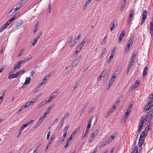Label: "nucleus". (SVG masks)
Segmentation results:
<instances>
[{
    "label": "nucleus",
    "instance_id": "f257e3e1",
    "mask_svg": "<svg viewBox=\"0 0 153 153\" xmlns=\"http://www.w3.org/2000/svg\"><path fill=\"white\" fill-rule=\"evenodd\" d=\"M23 63L21 61H19L14 66L13 68L11 70V72H14L17 68H19L21 67V64Z\"/></svg>",
    "mask_w": 153,
    "mask_h": 153
},
{
    "label": "nucleus",
    "instance_id": "f03ea898",
    "mask_svg": "<svg viewBox=\"0 0 153 153\" xmlns=\"http://www.w3.org/2000/svg\"><path fill=\"white\" fill-rule=\"evenodd\" d=\"M146 119V118L144 117H142L140 120V122L139 123L138 125V131H140L142 128L143 127L144 124V122L145 121Z\"/></svg>",
    "mask_w": 153,
    "mask_h": 153
},
{
    "label": "nucleus",
    "instance_id": "7ed1b4c3",
    "mask_svg": "<svg viewBox=\"0 0 153 153\" xmlns=\"http://www.w3.org/2000/svg\"><path fill=\"white\" fill-rule=\"evenodd\" d=\"M131 111V106H130V105L129 106L128 109L126 111L125 114V117L123 119V120H124V121L128 117V116L129 114Z\"/></svg>",
    "mask_w": 153,
    "mask_h": 153
},
{
    "label": "nucleus",
    "instance_id": "20e7f679",
    "mask_svg": "<svg viewBox=\"0 0 153 153\" xmlns=\"http://www.w3.org/2000/svg\"><path fill=\"white\" fill-rule=\"evenodd\" d=\"M42 33V32H41L33 40V42L32 43L33 46H34L36 44L38 40L40 37Z\"/></svg>",
    "mask_w": 153,
    "mask_h": 153
},
{
    "label": "nucleus",
    "instance_id": "39448f33",
    "mask_svg": "<svg viewBox=\"0 0 153 153\" xmlns=\"http://www.w3.org/2000/svg\"><path fill=\"white\" fill-rule=\"evenodd\" d=\"M150 33L152 37L153 36V18L152 19L150 23Z\"/></svg>",
    "mask_w": 153,
    "mask_h": 153
},
{
    "label": "nucleus",
    "instance_id": "423d86ee",
    "mask_svg": "<svg viewBox=\"0 0 153 153\" xmlns=\"http://www.w3.org/2000/svg\"><path fill=\"white\" fill-rule=\"evenodd\" d=\"M150 100L149 102L147 104V105L150 106L151 108L153 106V94L150 96Z\"/></svg>",
    "mask_w": 153,
    "mask_h": 153
},
{
    "label": "nucleus",
    "instance_id": "0eeeda50",
    "mask_svg": "<svg viewBox=\"0 0 153 153\" xmlns=\"http://www.w3.org/2000/svg\"><path fill=\"white\" fill-rule=\"evenodd\" d=\"M136 56V54L135 53H134L133 54L132 56V57L130 60V64H133V65L134 63V62L135 60V57Z\"/></svg>",
    "mask_w": 153,
    "mask_h": 153
},
{
    "label": "nucleus",
    "instance_id": "6e6552de",
    "mask_svg": "<svg viewBox=\"0 0 153 153\" xmlns=\"http://www.w3.org/2000/svg\"><path fill=\"white\" fill-rule=\"evenodd\" d=\"M72 70V68L70 66L66 67L65 68V71L64 73V75H67Z\"/></svg>",
    "mask_w": 153,
    "mask_h": 153
},
{
    "label": "nucleus",
    "instance_id": "1a4fd4ad",
    "mask_svg": "<svg viewBox=\"0 0 153 153\" xmlns=\"http://www.w3.org/2000/svg\"><path fill=\"white\" fill-rule=\"evenodd\" d=\"M148 70H149V68L148 67L146 66L143 71V78H145L146 77V76L148 74Z\"/></svg>",
    "mask_w": 153,
    "mask_h": 153
},
{
    "label": "nucleus",
    "instance_id": "9d476101",
    "mask_svg": "<svg viewBox=\"0 0 153 153\" xmlns=\"http://www.w3.org/2000/svg\"><path fill=\"white\" fill-rule=\"evenodd\" d=\"M125 35V31H123L119 36V43H120L121 42L123 38L124 37Z\"/></svg>",
    "mask_w": 153,
    "mask_h": 153
},
{
    "label": "nucleus",
    "instance_id": "9b49d317",
    "mask_svg": "<svg viewBox=\"0 0 153 153\" xmlns=\"http://www.w3.org/2000/svg\"><path fill=\"white\" fill-rule=\"evenodd\" d=\"M59 94V91H57L55 92L53 94H51L50 97V99H54L55 97L57 96Z\"/></svg>",
    "mask_w": 153,
    "mask_h": 153
},
{
    "label": "nucleus",
    "instance_id": "f8f14e48",
    "mask_svg": "<svg viewBox=\"0 0 153 153\" xmlns=\"http://www.w3.org/2000/svg\"><path fill=\"white\" fill-rule=\"evenodd\" d=\"M115 49L116 47L114 48L112 51L111 54L108 59L109 60H110V59H113L115 52Z\"/></svg>",
    "mask_w": 153,
    "mask_h": 153
},
{
    "label": "nucleus",
    "instance_id": "ddd939ff",
    "mask_svg": "<svg viewBox=\"0 0 153 153\" xmlns=\"http://www.w3.org/2000/svg\"><path fill=\"white\" fill-rule=\"evenodd\" d=\"M17 77H18L16 75V74H10L8 76V78L10 80L11 79H13Z\"/></svg>",
    "mask_w": 153,
    "mask_h": 153
},
{
    "label": "nucleus",
    "instance_id": "4468645a",
    "mask_svg": "<svg viewBox=\"0 0 153 153\" xmlns=\"http://www.w3.org/2000/svg\"><path fill=\"white\" fill-rule=\"evenodd\" d=\"M145 139V132L143 131L141 134L139 138V140L144 141Z\"/></svg>",
    "mask_w": 153,
    "mask_h": 153
},
{
    "label": "nucleus",
    "instance_id": "2eb2a0df",
    "mask_svg": "<svg viewBox=\"0 0 153 153\" xmlns=\"http://www.w3.org/2000/svg\"><path fill=\"white\" fill-rule=\"evenodd\" d=\"M147 11L146 10H144L143 11V13L142 15V19H146L147 18Z\"/></svg>",
    "mask_w": 153,
    "mask_h": 153
},
{
    "label": "nucleus",
    "instance_id": "dca6fc26",
    "mask_svg": "<svg viewBox=\"0 0 153 153\" xmlns=\"http://www.w3.org/2000/svg\"><path fill=\"white\" fill-rule=\"evenodd\" d=\"M12 22H11L10 20H9L7 21L6 23L4 25H3V27L4 29L6 28L7 27V26L11 23Z\"/></svg>",
    "mask_w": 153,
    "mask_h": 153
},
{
    "label": "nucleus",
    "instance_id": "f3484780",
    "mask_svg": "<svg viewBox=\"0 0 153 153\" xmlns=\"http://www.w3.org/2000/svg\"><path fill=\"white\" fill-rule=\"evenodd\" d=\"M79 61L78 60H77L75 59L72 63V66L73 67L76 66L79 63Z\"/></svg>",
    "mask_w": 153,
    "mask_h": 153
},
{
    "label": "nucleus",
    "instance_id": "a211bd4d",
    "mask_svg": "<svg viewBox=\"0 0 153 153\" xmlns=\"http://www.w3.org/2000/svg\"><path fill=\"white\" fill-rule=\"evenodd\" d=\"M69 126L68 125H67L65 128L64 129V135H67V132L68 130V129L69 128Z\"/></svg>",
    "mask_w": 153,
    "mask_h": 153
},
{
    "label": "nucleus",
    "instance_id": "6ab92c4d",
    "mask_svg": "<svg viewBox=\"0 0 153 153\" xmlns=\"http://www.w3.org/2000/svg\"><path fill=\"white\" fill-rule=\"evenodd\" d=\"M19 14V13H16L14 15L11 17V18L9 20L10 21L12 22L17 17V16Z\"/></svg>",
    "mask_w": 153,
    "mask_h": 153
},
{
    "label": "nucleus",
    "instance_id": "aec40b11",
    "mask_svg": "<svg viewBox=\"0 0 153 153\" xmlns=\"http://www.w3.org/2000/svg\"><path fill=\"white\" fill-rule=\"evenodd\" d=\"M31 80V78L30 77H27L26 78V79L25 82H24L25 84H28L30 83Z\"/></svg>",
    "mask_w": 153,
    "mask_h": 153
},
{
    "label": "nucleus",
    "instance_id": "412c9836",
    "mask_svg": "<svg viewBox=\"0 0 153 153\" xmlns=\"http://www.w3.org/2000/svg\"><path fill=\"white\" fill-rule=\"evenodd\" d=\"M80 127V126H78L77 128L72 133L71 135L73 136H74L77 132L79 130Z\"/></svg>",
    "mask_w": 153,
    "mask_h": 153
},
{
    "label": "nucleus",
    "instance_id": "4be33fe9",
    "mask_svg": "<svg viewBox=\"0 0 153 153\" xmlns=\"http://www.w3.org/2000/svg\"><path fill=\"white\" fill-rule=\"evenodd\" d=\"M77 39V38H76L73 40V41L71 42V44L70 45L71 48L74 46V45H76L77 43V42L76 41V40Z\"/></svg>",
    "mask_w": 153,
    "mask_h": 153
},
{
    "label": "nucleus",
    "instance_id": "5701e85b",
    "mask_svg": "<svg viewBox=\"0 0 153 153\" xmlns=\"http://www.w3.org/2000/svg\"><path fill=\"white\" fill-rule=\"evenodd\" d=\"M107 37V35H106L104 38L103 39L102 41V42L101 44L102 45H103L105 44L106 43V39Z\"/></svg>",
    "mask_w": 153,
    "mask_h": 153
},
{
    "label": "nucleus",
    "instance_id": "b1692460",
    "mask_svg": "<svg viewBox=\"0 0 153 153\" xmlns=\"http://www.w3.org/2000/svg\"><path fill=\"white\" fill-rule=\"evenodd\" d=\"M138 150V148L137 146H135L134 147L131 153H137Z\"/></svg>",
    "mask_w": 153,
    "mask_h": 153
},
{
    "label": "nucleus",
    "instance_id": "393cba45",
    "mask_svg": "<svg viewBox=\"0 0 153 153\" xmlns=\"http://www.w3.org/2000/svg\"><path fill=\"white\" fill-rule=\"evenodd\" d=\"M117 133H115L112 135L111 137L109 138H110L111 141H112L115 138V137L117 136Z\"/></svg>",
    "mask_w": 153,
    "mask_h": 153
},
{
    "label": "nucleus",
    "instance_id": "a878e982",
    "mask_svg": "<svg viewBox=\"0 0 153 153\" xmlns=\"http://www.w3.org/2000/svg\"><path fill=\"white\" fill-rule=\"evenodd\" d=\"M73 38V37L72 36H70L67 39V41L66 42V44H70L71 43L72 39Z\"/></svg>",
    "mask_w": 153,
    "mask_h": 153
},
{
    "label": "nucleus",
    "instance_id": "bb28decb",
    "mask_svg": "<svg viewBox=\"0 0 153 153\" xmlns=\"http://www.w3.org/2000/svg\"><path fill=\"white\" fill-rule=\"evenodd\" d=\"M43 120L41 119L40 118L38 121L37 123L35 126V127H36L39 126L42 123Z\"/></svg>",
    "mask_w": 153,
    "mask_h": 153
},
{
    "label": "nucleus",
    "instance_id": "cd10ccee",
    "mask_svg": "<svg viewBox=\"0 0 153 153\" xmlns=\"http://www.w3.org/2000/svg\"><path fill=\"white\" fill-rule=\"evenodd\" d=\"M25 71L24 70H23L17 72L16 74V75H17L18 77L19 76V74H22L24 73Z\"/></svg>",
    "mask_w": 153,
    "mask_h": 153
},
{
    "label": "nucleus",
    "instance_id": "c85d7f7f",
    "mask_svg": "<svg viewBox=\"0 0 153 153\" xmlns=\"http://www.w3.org/2000/svg\"><path fill=\"white\" fill-rule=\"evenodd\" d=\"M106 71L105 70H104V71H103L101 74H100V77L99 78V79L100 80V79L103 76H105V73H106Z\"/></svg>",
    "mask_w": 153,
    "mask_h": 153
},
{
    "label": "nucleus",
    "instance_id": "c756f323",
    "mask_svg": "<svg viewBox=\"0 0 153 153\" xmlns=\"http://www.w3.org/2000/svg\"><path fill=\"white\" fill-rule=\"evenodd\" d=\"M66 136L63 135L60 138V142L61 143H62L64 141V139H65Z\"/></svg>",
    "mask_w": 153,
    "mask_h": 153
},
{
    "label": "nucleus",
    "instance_id": "7c9ffc66",
    "mask_svg": "<svg viewBox=\"0 0 153 153\" xmlns=\"http://www.w3.org/2000/svg\"><path fill=\"white\" fill-rule=\"evenodd\" d=\"M32 58V57H30V58H25L23 60H21L22 63H23L24 62H26L29 60H30Z\"/></svg>",
    "mask_w": 153,
    "mask_h": 153
},
{
    "label": "nucleus",
    "instance_id": "2f4dec72",
    "mask_svg": "<svg viewBox=\"0 0 153 153\" xmlns=\"http://www.w3.org/2000/svg\"><path fill=\"white\" fill-rule=\"evenodd\" d=\"M140 84V83L138 81H136L135 82V83L132 85V86L134 88H136Z\"/></svg>",
    "mask_w": 153,
    "mask_h": 153
},
{
    "label": "nucleus",
    "instance_id": "473e14b6",
    "mask_svg": "<svg viewBox=\"0 0 153 153\" xmlns=\"http://www.w3.org/2000/svg\"><path fill=\"white\" fill-rule=\"evenodd\" d=\"M98 132V131L97 130H96V131H95L94 132L92 133L91 136L92 137L94 138L97 135Z\"/></svg>",
    "mask_w": 153,
    "mask_h": 153
},
{
    "label": "nucleus",
    "instance_id": "72a5a7b5",
    "mask_svg": "<svg viewBox=\"0 0 153 153\" xmlns=\"http://www.w3.org/2000/svg\"><path fill=\"white\" fill-rule=\"evenodd\" d=\"M39 25V22H37L35 26V29L34 30L33 32H35L38 29V26Z\"/></svg>",
    "mask_w": 153,
    "mask_h": 153
},
{
    "label": "nucleus",
    "instance_id": "f704fd0d",
    "mask_svg": "<svg viewBox=\"0 0 153 153\" xmlns=\"http://www.w3.org/2000/svg\"><path fill=\"white\" fill-rule=\"evenodd\" d=\"M23 22L22 20H19L16 23V25L17 26H21L23 24Z\"/></svg>",
    "mask_w": 153,
    "mask_h": 153
},
{
    "label": "nucleus",
    "instance_id": "c9c22d12",
    "mask_svg": "<svg viewBox=\"0 0 153 153\" xmlns=\"http://www.w3.org/2000/svg\"><path fill=\"white\" fill-rule=\"evenodd\" d=\"M69 116V113L67 112L63 116V118L66 120Z\"/></svg>",
    "mask_w": 153,
    "mask_h": 153
},
{
    "label": "nucleus",
    "instance_id": "e433bc0d",
    "mask_svg": "<svg viewBox=\"0 0 153 153\" xmlns=\"http://www.w3.org/2000/svg\"><path fill=\"white\" fill-rule=\"evenodd\" d=\"M24 51H25L24 49L23 48V49H22L20 50L19 55L17 56H18V57L19 56H20L22 55L23 54V53H24Z\"/></svg>",
    "mask_w": 153,
    "mask_h": 153
},
{
    "label": "nucleus",
    "instance_id": "4c0bfd02",
    "mask_svg": "<svg viewBox=\"0 0 153 153\" xmlns=\"http://www.w3.org/2000/svg\"><path fill=\"white\" fill-rule=\"evenodd\" d=\"M84 45L82 43H80L78 47L77 48L79 50V51H81L82 48H83Z\"/></svg>",
    "mask_w": 153,
    "mask_h": 153
},
{
    "label": "nucleus",
    "instance_id": "58836bf2",
    "mask_svg": "<svg viewBox=\"0 0 153 153\" xmlns=\"http://www.w3.org/2000/svg\"><path fill=\"white\" fill-rule=\"evenodd\" d=\"M26 108V106H25V105L21 107L19 109V112L21 111L22 110H24Z\"/></svg>",
    "mask_w": 153,
    "mask_h": 153
},
{
    "label": "nucleus",
    "instance_id": "ea45409f",
    "mask_svg": "<svg viewBox=\"0 0 153 153\" xmlns=\"http://www.w3.org/2000/svg\"><path fill=\"white\" fill-rule=\"evenodd\" d=\"M106 51H107V49L106 48H105L104 49H103L102 51V53L101 55V56H100L101 58L103 56V55L105 53V52Z\"/></svg>",
    "mask_w": 153,
    "mask_h": 153
},
{
    "label": "nucleus",
    "instance_id": "a19ab883",
    "mask_svg": "<svg viewBox=\"0 0 153 153\" xmlns=\"http://www.w3.org/2000/svg\"><path fill=\"white\" fill-rule=\"evenodd\" d=\"M151 128V126L149 125L146 128L145 130L148 131L150 130Z\"/></svg>",
    "mask_w": 153,
    "mask_h": 153
},
{
    "label": "nucleus",
    "instance_id": "79ce46f5",
    "mask_svg": "<svg viewBox=\"0 0 153 153\" xmlns=\"http://www.w3.org/2000/svg\"><path fill=\"white\" fill-rule=\"evenodd\" d=\"M47 79H46V78H44L42 80V81L40 83H41L42 85H44L46 83V81L47 80Z\"/></svg>",
    "mask_w": 153,
    "mask_h": 153
},
{
    "label": "nucleus",
    "instance_id": "37998d69",
    "mask_svg": "<svg viewBox=\"0 0 153 153\" xmlns=\"http://www.w3.org/2000/svg\"><path fill=\"white\" fill-rule=\"evenodd\" d=\"M143 142L144 141H143L139 140L138 142V146L140 147H141L142 146Z\"/></svg>",
    "mask_w": 153,
    "mask_h": 153
},
{
    "label": "nucleus",
    "instance_id": "c03bdc74",
    "mask_svg": "<svg viewBox=\"0 0 153 153\" xmlns=\"http://www.w3.org/2000/svg\"><path fill=\"white\" fill-rule=\"evenodd\" d=\"M89 130L86 129L85 132L82 138H84L85 137H86V136L88 134L89 132Z\"/></svg>",
    "mask_w": 153,
    "mask_h": 153
},
{
    "label": "nucleus",
    "instance_id": "a18cd8bd",
    "mask_svg": "<svg viewBox=\"0 0 153 153\" xmlns=\"http://www.w3.org/2000/svg\"><path fill=\"white\" fill-rule=\"evenodd\" d=\"M115 24H114V23H113V24H112V26L110 28V30L111 31V32L113 30H114V28L115 27Z\"/></svg>",
    "mask_w": 153,
    "mask_h": 153
},
{
    "label": "nucleus",
    "instance_id": "49530a36",
    "mask_svg": "<svg viewBox=\"0 0 153 153\" xmlns=\"http://www.w3.org/2000/svg\"><path fill=\"white\" fill-rule=\"evenodd\" d=\"M91 123H88L86 129L89 130L91 126Z\"/></svg>",
    "mask_w": 153,
    "mask_h": 153
},
{
    "label": "nucleus",
    "instance_id": "de8ad7c7",
    "mask_svg": "<svg viewBox=\"0 0 153 153\" xmlns=\"http://www.w3.org/2000/svg\"><path fill=\"white\" fill-rule=\"evenodd\" d=\"M40 147V145H39L38 146H37L36 148L34 150V153H37V151L39 149V147Z\"/></svg>",
    "mask_w": 153,
    "mask_h": 153
},
{
    "label": "nucleus",
    "instance_id": "09e8293b",
    "mask_svg": "<svg viewBox=\"0 0 153 153\" xmlns=\"http://www.w3.org/2000/svg\"><path fill=\"white\" fill-rule=\"evenodd\" d=\"M151 108L150 107V106L147 105V104L145 106V108L147 111L149 110Z\"/></svg>",
    "mask_w": 153,
    "mask_h": 153
},
{
    "label": "nucleus",
    "instance_id": "8fccbe9b",
    "mask_svg": "<svg viewBox=\"0 0 153 153\" xmlns=\"http://www.w3.org/2000/svg\"><path fill=\"white\" fill-rule=\"evenodd\" d=\"M133 11H130V13L129 15V18H132V17L133 16Z\"/></svg>",
    "mask_w": 153,
    "mask_h": 153
},
{
    "label": "nucleus",
    "instance_id": "3c124183",
    "mask_svg": "<svg viewBox=\"0 0 153 153\" xmlns=\"http://www.w3.org/2000/svg\"><path fill=\"white\" fill-rule=\"evenodd\" d=\"M113 112V111L111 110H109L108 112L107 113V115L106 116V117H107L110 114Z\"/></svg>",
    "mask_w": 153,
    "mask_h": 153
},
{
    "label": "nucleus",
    "instance_id": "603ef678",
    "mask_svg": "<svg viewBox=\"0 0 153 153\" xmlns=\"http://www.w3.org/2000/svg\"><path fill=\"white\" fill-rule=\"evenodd\" d=\"M51 4H50L48 5V11H49V12H48L49 13H50L51 10Z\"/></svg>",
    "mask_w": 153,
    "mask_h": 153
},
{
    "label": "nucleus",
    "instance_id": "864d4df0",
    "mask_svg": "<svg viewBox=\"0 0 153 153\" xmlns=\"http://www.w3.org/2000/svg\"><path fill=\"white\" fill-rule=\"evenodd\" d=\"M129 48H128V47H126V48L125 52L126 53V54H127L129 50Z\"/></svg>",
    "mask_w": 153,
    "mask_h": 153
},
{
    "label": "nucleus",
    "instance_id": "5fc2aeb1",
    "mask_svg": "<svg viewBox=\"0 0 153 153\" xmlns=\"http://www.w3.org/2000/svg\"><path fill=\"white\" fill-rule=\"evenodd\" d=\"M30 105H31V104H30V102L29 101H27L26 103V104L25 106H26V108L27 107H29Z\"/></svg>",
    "mask_w": 153,
    "mask_h": 153
},
{
    "label": "nucleus",
    "instance_id": "6e6d98bb",
    "mask_svg": "<svg viewBox=\"0 0 153 153\" xmlns=\"http://www.w3.org/2000/svg\"><path fill=\"white\" fill-rule=\"evenodd\" d=\"M116 108V105H114L113 106V107L112 108H111L109 110H113V112L114 111Z\"/></svg>",
    "mask_w": 153,
    "mask_h": 153
},
{
    "label": "nucleus",
    "instance_id": "4d7b16f0",
    "mask_svg": "<svg viewBox=\"0 0 153 153\" xmlns=\"http://www.w3.org/2000/svg\"><path fill=\"white\" fill-rule=\"evenodd\" d=\"M107 144V142L106 141L103 143L101 145V147H102L105 146Z\"/></svg>",
    "mask_w": 153,
    "mask_h": 153
},
{
    "label": "nucleus",
    "instance_id": "13d9d810",
    "mask_svg": "<svg viewBox=\"0 0 153 153\" xmlns=\"http://www.w3.org/2000/svg\"><path fill=\"white\" fill-rule=\"evenodd\" d=\"M80 51H79V50L78 49V48H77L76 49V50L75 51V55H77L78 54L79 52Z\"/></svg>",
    "mask_w": 153,
    "mask_h": 153
},
{
    "label": "nucleus",
    "instance_id": "bf43d9fd",
    "mask_svg": "<svg viewBox=\"0 0 153 153\" xmlns=\"http://www.w3.org/2000/svg\"><path fill=\"white\" fill-rule=\"evenodd\" d=\"M70 143L69 142V141L68 142L67 141V142L66 143V144L64 146V147L65 148H66L67 147H68V146H69Z\"/></svg>",
    "mask_w": 153,
    "mask_h": 153
},
{
    "label": "nucleus",
    "instance_id": "052dcab7",
    "mask_svg": "<svg viewBox=\"0 0 153 153\" xmlns=\"http://www.w3.org/2000/svg\"><path fill=\"white\" fill-rule=\"evenodd\" d=\"M87 40V39L86 38H85L82 41V42H81V43H82V44L84 45L85 42H86Z\"/></svg>",
    "mask_w": 153,
    "mask_h": 153
},
{
    "label": "nucleus",
    "instance_id": "680f3d73",
    "mask_svg": "<svg viewBox=\"0 0 153 153\" xmlns=\"http://www.w3.org/2000/svg\"><path fill=\"white\" fill-rule=\"evenodd\" d=\"M87 40V39L86 38H85L82 41V42H81V43H82V44L84 45L85 42H86Z\"/></svg>",
    "mask_w": 153,
    "mask_h": 153
},
{
    "label": "nucleus",
    "instance_id": "e2e57ef3",
    "mask_svg": "<svg viewBox=\"0 0 153 153\" xmlns=\"http://www.w3.org/2000/svg\"><path fill=\"white\" fill-rule=\"evenodd\" d=\"M33 121V120H31L28 122L26 123L27 124V126H29L30 125V124Z\"/></svg>",
    "mask_w": 153,
    "mask_h": 153
},
{
    "label": "nucleus",
    "instance_id": "0e129e2a",
    "mask_svg": "<svg viewBox=\"0 0 153 153\" xmlns=\"http://www.w3.org/2000/svg\"><path fill=\"white\" fill-rule=\"evenodd\" d=\"M50 131H48V132L47 134V138H46L47 140H48L49 139V138L50 137Z\"/></svg>",
    "mask_w": 153,
    "mask_h": 153
},
{
    "label": "nucleus",
    "instance_id": "69168bd1",
    "mask_svg": "<svg viewBox=\"0 0 153 153\" xmlns=\"http://www.w3.org/2000/svg\"><path fill=\"white\" fill-rule=\"evenodd\" d=\"M53 140H54V138L53 137H51L49 140V143H52L53 142Z\"/></svg>",
    "mask_w": 153,
    "mask_h": 153
},
{
    "label": "nucleus",
    "instance_id": "338daca9",
    "mask_svg": "<svg viewBox=\"0 0 153 153\" xmlns=\"http://www.w3.org/2000/svg\"><path fill=\"white\" fill-rule=\"evenodd\" d=\"M120 102V100H117L115 104L114 105H116V107L118 106L119 105Z\"/></svg>",
    "mask_w": 153,
    "mask_h": 153
},
{
    "label": "nucleus",
    "instance_id": "774afa93",
    "mask_svg": "<svg viewBox=\"0 0 153 153\" xmlns=\"http://www.w3.org/2000/svg\"><path fill=\"white\" fill-rule=\"evenodd\" d=\"M94 109V107L93 106L91 108L89 109V112H92Z\"/></svg>",
    "mask_w": 153,
    "mask_h": 153
}]
</instances>
